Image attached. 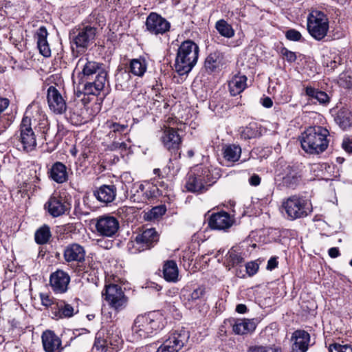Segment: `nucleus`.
I'll return each mask as SVG.
<instances>
[{"label": "nucleus", "instance_id": "nucleus-57", "mask_svg": "<svg viewBox=\"0 0 352 352\" xmlns=\"http://www.w3.org/2000/svg\"><path fill=\"white\" fill-rule=\"evenodd\" d=\"M249 183L251 186H257L261 183V177L256 174H253L249 179Z\"/></svg>", "mask_w": 352, "mask_h": 352}, {"label": "nucleus", "instance_id": "nucleus-61", "mask_svg": "<svg viewBox=\"0 0 352 352\" xmlns=\"http://www.w3.org/2000/svg\"><path fill=\"white\" fill-rule=\"evenodd\" d=\"M262 104L266 108H270L273 105V102L270 98L266 97L263 100Z\"/></svg>", "mask_w": 352, "mask_h": 352}, {"label": "nucleus", "instance_id": "nucleus-6", "mask_svg": "<svg viewBox=\"0 0 352 352\" xmlns=\"http://www.w3.org/2000/svg\"><path fill=\"white\" fill-rule=\"evenodd\" d=\"M307 30L316 40L324 38L329 30L327 16L321 11L312 10L307 17Z\"/></svg>", "mask_w": 352, "mask_h": 352}, {"label": "nucleus", "instance_id": "nucleus-63", "mask_svg": "<svg viewBox=\"0 0 352 352\" xmlns=\"http://www.w3.org/2000/svg\"><path fill=\"white\" fill-rule=\"evenodd\" d=\"M236 311L239 314H244L247 311V307L243 304H239L236 306Z\"/></svg>", "mask_w": 352, "mask_h": 352}, {"label": "nucleus", "instance_id": "nucleus-24", "mask_svg": "<svg viewBox=\"0 0 352 352\" xmlns=\"http://www.w3.org/2000/svg\"><path fill=\"white\" fill-rule=\"evenodd\" d=\"M107 72L102 69L95 77L93 82H87L84 86L85 94L96 95L103 89L107 82Z\"/></svg>", "mask_w": 352, "mask_h": 352}, {"label": "nucleus", "instance_id": "nucleus-9", "mask_svg": "<svg viewBox=\"0 0 352 352\" xmlns=\"http://www.w3.org/2000/svg\"><path fill=\"white\" fill-rule=\"evenodd\" d=\"M96 229L100 236L113 237L118 232L120 223L117 218L109 214H104L96 219Z\"/></svg>", "mask_w": 352, "mask_h": 352}, {"label": "nucleus", "instance_id": "nucleus-19", "mask_svg": "<svg viewBox=\"0 0 352 352\" xmlns=\"http://www.w3.org/2000/svg\"><path fill=\"white\" fill-rule=\"evenodd\" d=\"M164 146L170 152H177L182 140L177 131L173 128H166L161 137Z\"/></svg>", "mask_w": 352, "mask_h": 352}, {"label": "nucleus", "instance_id": "nucleus-37", "mask_svg": "<svg viewBox=\"0 0 352 352\" xmlns=\"http://www.w3.org/2000/svg\"><path fill=\"white\" fill-rule=\"evenodd\" d=\"M335 122L342 129H346L352 124V114L348 109L342 108L336 114Z\"/></svg>", "mask_w": 352, "mask_h": 352}, {"label": "nucleus", "instance_id": "nucleus-22", "mask_svg": "<svg viewBox=\"0 0 352 352\" xmlns=\"http://www.w3.org/2000/svg\"><path fill=\"white\" fill-rule=\"evenodd\" d=\"M300 177L301 174L299 166H287L285 169H284L282 184L283 186L294 189L299 184Z\"/></svg>", "mask_w": 352, "mask_h": 352}, {"label": "nucleus", "instance_id": "nucleus-32", "mask_svg": "<svg viewBox=\"0 0 352 352\" xmlns=\"http://www.w3.org/2000/svg\"><path fill=\"white\" fill-rule=\"evenodd\" d=\"M223 54L219 51L210 53L206 58L204 66L208 73L214 72L222 65Z\"/></svg>", "mask_w": 352, "mask_h": 352}, {"label": "nucleus", "instance_id": "nucleus-16", "mask_svg": "<svg viewBox=\"0 0 352 352\" xmlns=\"http://www.w3.org/2000/svg\"><path fill=\"white\" fill-rule=\"evenodd\" d=\"M234 221L229 213L222 211L212 214L208 225L213 230H226L233 225Z\"/></svg>", "mask_w": 352, "mask_h": 352}, {"label": "nucleus", "instance_id": "nucleus-35", "mask_svg": "<svg viewBox=\"0 0 352 352\" xmlns=\"http://www.w3.org/2000/svg\"><path fill=\"white\" fill-rule=\"evenodd\" d=\"M305 94L309 100H316L320 104H327L329 102L330 98L327 93L320 91L311 86H307L305 89Z\"/></svg>", "mask_w": 352, "mask_h": 352}, {"label": "nucleus", "instance_id": "nucleus-1", "mask_svg": "<svg viewBox=\"0 0 352 352\" xmlns=\"http://www.w3.org/2000/svg\"><path fill=\"white\" fill-rule=\"evenodd\" d=\"M164 327V317L158 311L138 316L132 327V336L135 340L151 336Z\"/></svg>", "mask_w": 352, "mask_h": 352}, {"label": "nucleus", "instance_id": "nucleus-41", "mask_svg": "<svg viewBox=\"0 0 352 352\" xmlns=\"http://www.w3.org/2000/svg\"><path fill=\"white\" fill-rule=\"evenodd\" d=\"M215 28L219 34L225 38H230L234 36V30L226 21L220 19L215 23Z\"/></svg>", "mask_w": 352, "mask_h": 352}, {"label": "nucleus", "instance_id": "nucleus-8", "mask_svg": "<svg viewBox=\"0 0 352 352\" xmlns=\"http://www.w3.org/2000/svg\"><path fill=\"white\" fill-rule=\"evenodd\" d=\"M160 196H168L164 189H161L157 184L146 183L139 184L135 193L130 197V200L134 202L144 203L152 198Z\"/></svg>", "mask_w": 352, "mask_h": 352}, {"label": "nucleus", "instance_id": "nucleus-10", "mask_svg": "<svg viewBox=\"0 0 352 352\" xmlns=\"http://www.w3.org/2000/svg\"><path fill=\"white\" fill-rule=\"evenodd\" d=\"M159 234L155 228H146L138 233L133 241V246L139 252L151 249L157 243Z\"/></svg>", "mask_w": 352, "mask_h": 352}, {"label": "nucleus", "instance_id": "nucleus-23", "mask_svg": "<svg viewBox=\"0 0 352 352\" xmlns=\"http://www.w3.org/2000/svg\"><path fill=\"white\" fill-rule=\"evenodd\" d=\"M117 195L116 187L111 185H102L94 191V195L101 203L106 204L113 202Z\"/></svg>", "mask_w": 352, "mask_h": 352}, {"label": "nucleus", "instance_id": "nucleus-60", "mask_svg": "<svg viewBox=\"0 0 352 352\" xmlns=\"http://www.w3.org/2000/svg\"><path fill=\"white\" fill-rule=\"evenodd\" d=\"M329 255L331 258H337L340 256V251L338 248H331L328 251Z\"/></svg>", "mask_w": 352, "mask_h": 352}, {"label": "nucleus", "instance_id": "nucleus-51", "mask_svg": "<svg viewBox=\"0 0 352 352\" xmlns=\"http://www.w3.org/2000/svg\"><path fill=\"white\" fill-rule=\"evenodd\" d=\"M171 342L166 340L157 349L156 352H178L177 348L179 344L175 346L170 345Z\"/></svg>", "mask_w": 352, "mask_h": 352}, {"label": "nucleus", "instance_id": "nucleus-4", "mask_svg": "<svg viewBox=\"0 0 352 352\" xmlns=\"http://www.w3.org/2000/svg\"><path fill=\"white\" fill-rule=\"evenodd\" d=\"M282 212H285L289 219L294 220L309 215L312 211L311 202L300 195H292L283 200Z\"/></svg>", "mask_w": 352, "mask_h": 352}, {"label": "nucleus", "instance_id": "nucleus-34", "mask_svg": "<svg viewBox=\"0 0 352 352\" xmlns=\"http://www.w3.org/2000/svg\"><path fill=\"white\" fill-rule=\"evenodd\" d=\"M255 328V322L250 319H239L233 324V331L239 335H243L252 332Z\"/></svg>", "mask_w": 352, "mask_h": 352}, {"label": "nucleus", "instance_id": "nucleus-46", "mask_svg": "<svg viewBox=\"0 0 352 352\" xmlns=\"http://www.w3.org/2000/svg\"><path fill=\"white\" fill-rule=\"evenodd\" d=\"M248 352H282L281 349L279 346H262V345H254L250 346Z\"/></svg>", "mask_w": 352, "mask_h": 352}, {"label": "nucleus", "instance_id": "nucleus-43", "mask_svg": "<svg viewBox=\"0 0 352 352\" xmlns=\"http://www.w3.org/2000/svg\"><path fill=\"white\" fill-rule=\"evenodd\" d=\"M240 134L241 138L248 140L254 138L258 135V130L255 123H250L245 127L240 129Z\"/></svg>", "mask_w": 352, "mask_h": 352}, {"label": "nucleus", "instance_id": "nucleus-11", "mask_svg": "<svg viewBox=\"0 0 352 352\" xmlns=\"http://www.w3.org/2000/svg\"><path fill=\"white\" fill-rule=\"evenodd\" d=\"M104 299L109 305L116 310L122 309L126 303L122 288L116 284H110L105 286L104 292H102Z\"/></svg>", "mask_w": 352, "mask_h": 352}, {"label": "nucleus", "instance_id": "nucleus-52", "mask_svg": "<svg viewBox=\"0 0 352 352\" xmlns=\"http://www.w3.org/2000/svg\"><path fill=\"white\" fill-rule=\"evenodd\" d=\"M280 54L288 62L294 63L296 61L297 57L294 52L289 51L285 47L280 50Z\"/></svg>", "mask_w": 352, "mask_h": 352}, {"label": "nucleus", "instance_id": "nucleus-33", "mask_svg": "<svg viewBox=\"0 0 352 352\" xmlns=\"http://www.w3.org/2000/svg\"><path fill=\"white\" fill-rule=\"evenodd\" d=\"M178 267L175 261L170 260L164 263L163 266V274L166 281L177 282L178 280Z\"/></svg>", "mask_w": 352, "mask_h": 352}, {"label": "nucleus", "instance_id": "nucleus-26", "mask_svg": "<svg viewBox=\"0 0 352 352\" xmlns=\"http://www.w3.org/2000/svg\"><path fill=\"white\" fill-rule=\"evenodd\" d=\"M86 110L80 106L74 105L69 107L66 113L67 119L74 125H81L87 120L85 116Z\"/></svg>", "mask_w": 352, "mask_h": 352}, {"label": "nucleus", "instance_id": "nucleus-21", "mask_svg": "<svg viewBox=\"0 0 352 352\" xmlns=\"http://www.w3.org/2000/svg\"><path fill=\"white\" fill-rule=\"evenodd\" d=\"M205 293L206 289L204 286H199L192 292L184 289L182 291L181 300L187 309H191L197 305V300L201 299Z\"/></svg>", "mask_w": 352, "mask_h": 352}, {"label": "nucleus", "instance_id": "nucleus-15", "mask_svg": "<svg viewBox=\"0 0 352 352\" xmlns=\"http://www.w3.org/2000/svg\"><path fill=\"white\" fill-rule=\"evenodd\" d=\"M47 103L51 111L56 114H62L65 112L67 105L59 91L54 86H50L47 89Z\"/></svg>", "mask_w": 352, "mask_h": 352}, {"label": "nucleus", "instance_id": "nucleus-31", "mask_svg": "<svg viewBox=\"0 0 352 352\" xmlns=\"http://www.w3.org/2000/svg\"><path fill=\"white\" fill-rule=\"evenodd\" d=\"M190 338L189 331H187L185 328L182 327L177 330L174 331L170 333L168 336V338L166 339L167 341H170V345L175 346V344H179L177 348V351H180L184 344L188 342Z\"/></svg>", "mask_w": 352, "mask_h": 352}, {"label": "nucleus", "instance_id": "nucleus-17", "mask_svg": "<svg viewBox=\"0 0 352 352\" xmlns=\"http://www.w3.org/2000/svg\"><path fill=\"white\" fill-rule=\"evenodd\" d=\"M86 251L83 246L74 243L67 245L63 251V257L66 262L82 263L85 260Z\"/></svg>", "mask_w": 352, "mask_h": 352}, {"label": "nucleus", "instance_id": "nucleus-42", "mask_svg": "<svg viewBox=\"0 0 352 352\" xmlns=\"http://www.w3.org/2000/svg\"><path fill=\"white\" fill-rule=\"evenodd\" d=\"M107 127L109 128V135L113 137V133L116 134H122L127 131L128 130V124H120L118 122H114L112 121H107L106 122Z\"/></svg>", "mask_w": 352, "mask_h": 352}, {"label": "nucleus", "instance_id": "nucleus-53", "mask_svg": "<svg viewBox=\"0 0 352 352\" xmlns=\"http://www.w3.org/2000/svg\"><path fill=\"white\" fill-rule=\"evenodd\" d=\"M285 36L288 40L293 41H298L302 37L301 34L294 29L287 30Z\"/></svg>", "mask_w": 352, "mask_h": 352}, {"label": "nucleus", "instance_id": "nucleus-49", "mask_svg": "<svg viewBox=\"0 0 352 352\" xmlns=\"http://www.w3.org/2000/svg\"><path fill=\"white\" fill-rule=\"evenodd\" d=\"M329 352H352V346L334 343L329 346Z\"/></svg>", "mask_w": 352, "mask_h": 352}, {"label": "nucleus", "instance_id": "nucleus-7", "mask_svg": "<svg viewBox=\"0 0 352 352\" xmlns=\"http://www.w3.org/2000/svg\"><path fill=\"white\" fill-rule=\"evenodd\" d=\"M20 144L17 146L19 149H23L25 152L34 150L36 146L34 133L31 126V118L26 111L20 125Z\"/></svg>", "mask_w": 352, "mask_h": 352}, {"label": "nucleus", "instance_id": "nucleus-14", "mask_svg": "<svg viewBox=\"0 0 352 352\" xmlns=\"http://www.w3.org/2000/svg\"><path fill=\"white\" fill-rule=\"evenodd\" d=\"M45 208L54 217H59L70 208V205L58 194H53L45 204Z\"/></svg>", "mask_w": 352, "mask_h": 352}, {"label": "nucleus", "instance_id": "nucleus-2", "mask_svg": "<svg viewBox=\"0 0 352 352\" xmlns=\"http://www.w3.org/2000/svg\"><path fill=\"white\" fill-rule=\"evenodd\" d=\"M329 131L320 126L307 128L300 136L302 148L309 154H319L324 151L329 144Z\"/></svg>", "mask_w": 352, "mask_h": 352}, {"label": "nucleus", "instance_id": "nucleus-13", "mask_svg": "<svg viewBox=\"0 0 352 352\" xmlns=\"http://www.w3.org/2000/svg\"><path fill=\"white\" fill-rule=\"evenodd\" d=\"M70 276L66 272L57 270L50 277V285L55 294H64L68 289Z\"/></svg>", "mask_w": 352, "mask_h": 352}, {"label": "nucleus", "instance_id": "nucleus-30", "mask_svg": "<svg viewBox=\"0 0 352 352\" xmlns=\"http://www.w3.org/2000/svg\"><path fill=\"white\" fill-rule=\"evenodd\" d=\"M49 174L50 177L58 184H63L68 179L67 167L59 162H55L52 166Z\"/></svg>", "mask_w": 352, "mask_h": 352}, {"label": "nucleus", "instance_id": "nucleus-38", "mask_svg": "<svg viewBox=\"0 0 352 352\" xmlns=\"http://www.w3.org/2000/svg\"><path fill=\"white\" fill-rule=\"evenodd\" d=\"M146 69L147 63L144 58L140 57L130 61V72L135 76H142Z\"/></svg>", "mask_w": 352, "mask_h": 352}, {"label": "nucleus", "instance_id": "nucleus-64", "mask_svg": "<svg viewBox=\"0 0 352 352\" xmlns=\"http://www.w3.org/2000/svg\"><path fill=\"white\" fill-rule=\"evenodd\" d=\"M115 146L116 148H119L122 150H126L128 148V146L125 142L116 143Z\"/></svg>", "mask_w": 352, "mask_h": 352}, {"label": "nucleus", "instance_id": "nucleus-29", "mask_svg": "<svg viewBox=\"0 0 352 352\" xmlns=\"http://www.w3.org/2000/svg\"><path fill=\"white\" fill-rule=\"evenodd\" d=\"M47 29L44 26L40 27L35 35L39 52L45 57H49L51 55V50L47 41Z\"/></svg>", "mask_w": 352, "mask_h": 352}, {"label": "nucleus", "instance_id": "nucleus-12", "mask_svg": "<svg viewBox=\"0 0 352 352\" xmlns=\"http://www.w3.org/2000/svg\"><path fill=\"white\" fill-rule=\"evenodd\" d=\"M146 30L152 34H163L170 28V23L161 15L151 12L146 18Z\"/></svg>", "mask_w": 352, "mask_h": 352}, {"label": "nucleus", "instance_id": "nucleus-18", "mask_svg": "<svg viewBox=\"0 0 352 352\" xmlns=\"http://www.w3.org/2000/svg\"><path fill=\"white\" fill-rule=\"evenodd\" d=\"M292 352H306L310 342V335L305 330H296L292 336Z\"/></svg>", "mask_w": 352, "mask_h": 352}, {"label": "nucleus", "instance_id": "nucleus-54", "mask_svg": "<svg viewBox=\"0 0 352 352\" xmlns=\"http://www.w3.org/2000/svg\"><path fill=\"white\" fill-rule=\"evenodd\" d=\"M258 270V265L254 261L248 263L245 265V271L246 273L250 276H252L254 275Z\"/></svg>", "mask_w": 352, "mask_h": 352}, {"label": "nucleus", "instance_id": "nucleus-5", "mask_svg": "<svg viewBox=\"0 0 352 352\" xmlns=\"http://www.w3.org/2000/svg\"><path fill=\"white\" fill-rule=\"evenodd\" d=\"M195 171L187 178L185 187L188 191L203 192L208 186L215 182L217 178L213 177L208 167H198Z\"/></svg>", "mask_w": 352, "mask_h": 352}, {"label": "nucleus", "instance_id": "nucleus-40", "mask_svg": "<svg viewBox=\"0 0 352 352\" xmlns=\"http://www.w3.org/2000/svg\"><path fill=\"white\" fill-rule=\"evenodd\" d=\"M51 236L50 228L47 225H43L40 227L34 234L35 241L39 245L47 243Z\"/></svg>", "mask_w": 352, "mask_h": 352}, {"label": "nucleus", "instance_id": "nucleus-44", "mask_svg": "<svg viewBox=\"0 0 352 352\" xmlns=\"http://www.w3.org/2000/svg\"><path fill=\"white\" fill-rule=\"evenodd\" d=\"M108 349L107 340L104 339L100 333H97L91 352H107Z\"/></svg>", "mask_w": 352, "mask_h": 352}, {"label": "nucleus", "instance_id": "nucleus-39", "mask_svg": "<svg viewBox=\"0 0 352 352\" xmlns=\"http://www.w3.org/2000/svg\"><path fill=\"white\" fill-rule=\"evenodd\" d=\"M56 307L58 309L57 316L60 318H70L78 311L77 308L74 307L65 301L57 302Z\"/></svg>", "mask_w": 352, "mask_h": 352}, {"label": "nucleus", "instance_id": "nucleus-62", "mask_svg": "<svg viewBox=\"0 0 352 352\" xmlns=\"http://www.w3.org/2000/svg\"><path fill=\"white\" fill-rule=\"evenodd\" d=\"M156 184H157V186L160 188L164 189V191L167 192V193L168 194V196L170 195V193H169L170 190H168V185L166 184H165L164 182H159V181H157Z\"/></svg>", "mask_w": 352, "mask_h": 352}, {"label": "nucleus", "instance_id": "nucleus-36", "mask_svg": "<svg viewBox=\"0 0 352 352\" xmlns=\"http://www.w3.org/2000/svg\"><path fill=\"white\" fill-rule=\"evenodd\" d=\"M223 155L224 159L228 162H237L241 155V148L234 144L225 145L223 148Z\"/></svg>", "mask_w": 352, "mask_h": 352}, {"label": "nucleus", "instance_id": "nucleus-3", "mask_svg": "<svg viewBox=\"0 0 352 352\" xmlns=\"http://www.w3.org/2000/svg\"><path fill=\"white\" fill-rule=\"evenodd\" d=\"M199 47L191 40L184 41L179 45L175 58V71L180 75L188 74L197 64Z\"/></svg>", "mask_w": 352, "mask_h": 352}, {"label": "nucleus", "instance_id": "nucleus-25", "mask_svg": "<svg viewBox=\"0 0 352 352\" xmlns=\"http://www.w3.org/2000/svg\"><path fill=\"white\" fill-rule=\"evenodd\" d=\"M96 29L87 26L78 30V34L74 36V43L77 47L86 48L96 36Z\"/></svg>", "mask_w": 352, "mask_h": 352}, {"label": "nucleus", "instance_id": "nucleus-48", "mask_svg": "<svg viewBox=\"0 0 352 352\" xmlns=\"http://www.w3.org/2000/svg\"><path fill=\"white\" fill-rule=\"evenodd\" d=\"M338 83L344 88L352 87V72L347 71L342 72L339 76Z\"/></svg>", "mask_w": 352, "mask_h": 352}, {"label": "nucleus", "instance_id": "nucleus-59", "mask_svg": "<svg viewBox=\"0 0 352 352\" xmlns=\"http://www.w3.org/2000/svg\"><path fill=\"white\" fill-rule=\"evenodd\" d=\"M278 265V261L275 258H270V260L267 262V268L268 270H273L276 268Z\"/></svg>", "mask_w": 352, "mask_h": 352}, {"label": "nucleus", "instance_id": "nucleus-55", "mask_svg": "<svg viewBox=\"0 0 352 352\" xmlns=\"http://www.w3.org/2000/svg\"><path fill=\"white\" fill-rule=\"evenodd\" d=\"M40 298L43 305L45 307H49L54 305L52 298H51L50 295H48L47 294L41 293Z\"/></svg>", "mask_w": 352, "mask_h": 352}, {"label": "nucleus", "instance_id": "nucleus-47", "mask_svg": "<svg viewBox=\"0 0 352 352\" xmlns=\"http://www.w3.org/2000/svg\"><path fill=\"white\" fill-rule=\"evenodd\" d=\"M166 211V208L164 206H159L153 207L149 212L146 213V219L148 220L157 219Z\"/></svg>", "mask_w": 352, "mask_h": 352}, {"label": "nucleus", "instance_id": "nucleus-28", "mask_svg": "<svg viewBox=\"0 0 352 352\" xmlns=\"http://www.w3.org/2000/svg\"><path fill=\"white\" fill-rule=\"evenodd\" d=\"M247 77L239 74L234 75L228 82L229 91L235 96L243 92L247 87Z\"/></svg>", "mask_w": 352, "mask_h": 352}, {"label": "nucleus", "instance_id": "nucleus-50", "mask_svg": "<svg viewBox=\"0 0 352 352\" xmlns=\"http://www.w3.org/2000/svg\"><path fill=\"white\" fill-rule=\"evenodd\" d=\"M7 352H24V347L19 342H8L5 344Z\"/></svg>", "mask_w": 352, "mask_h": 352}, {"label": "nucleus", "instance_id": "nucleus-20", "mask_svg": "<svg viewBox=\"0 0 352 352\" xmlns=\"http://www.w3.org/2000/svg\"><path fill=\"white\" fill-rule=\"evenodd\" d=\"M41 338L45 352H61L63 351L61 340L54 331L50 330L44 331Z\"/></svg>", "mask_w": 352, "mask_h": 352}, {"label": "nucleus", "instance_id": "nucleus-56", "mask_svg": "<svg viewBox=\"0 0 352 352\" xmlns=\"http://www.w3.org/2000/svg\"><path fill=\"white\" fill-rule=\"evenodd\" d=\"M342 146L345 151L352 153V141L349 138H344Z\"/></svg>", "mask_w": 352, "mask_h": 352}, {"label": "nucleus", "instance_id": "nucleus-27", "mask_svg": "<svg viewBox=\"0 0 352 352\" xmlns=\"http://www.w3.org/2000/svg\"><path fill=\"white\" fill-rule=\"evenodd\" d=\"M76 67L81 69L83 76L88 79L103 69L100 64L95 61H89L87 58L79 59Z\"/></svg>", "mask_w": 352, "mask_h": 352}, {"label": "nucleus", "instance_id": "nucleus-45", "mask_svg": "<svg viewBox=\"0 0 352 352\" xmlns=\"http://www.w3.org/2000/svg\"><path fill=\"white\" fill-rule=\"evenodd\" d=\"M226 261L228 266L234 267L242 263L244 258L235 250H230L227 254Z\"/></svg>", "mask_w": 352, "mask_h": 352}, {"label": "nucleus", "instance_id": "nucleus-58", "mask_svg": "<svg viewBox=\"0 0 352 352\" xmlns=\"http://www.w3.org/2000/svg\"><path fill=\"white\" fill-rule=\"evenodd\" d=\"M10 101L7 98H0V113H1L6 109L8 108Z\"/></svg>", "mask_w": 352, "mask_h": 352}]
</instances>
